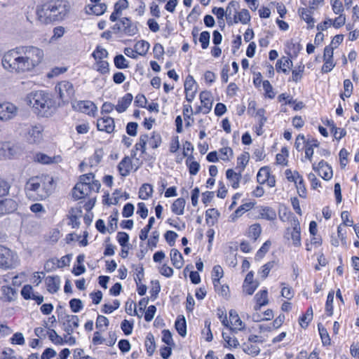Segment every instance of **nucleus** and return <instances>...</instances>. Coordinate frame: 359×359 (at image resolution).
I'll return each instance as SVG.
<instances>
[{
    "mask_svg": "<svg viewBox=\"0 0 359 359\" xmlns=\"http://www.w3.org/2000/svg\"><path fill=\"white\" fill-rule=\"evenodd\" d=\"M44 58L43 50L38 46H18L4 53L1 64L11 74H25L35 71L43 62Z\"/></svg>",
    "mask_w": 359,
    "mask_h": 359,
    "instance_id": "1",
    "label": "nucleus"
},
{
    "mask_svg": "<svg viewBox=\"0 0 359 359\" xmlns=\"http://www.w3.org/2000/svg\"><path fill=\"white\" fill-rule=\"evenodd\" d=\"M70 11L67 0H43L36 7V19L41 25H53L65 20Z\"/></svg>",
    "mask_w": 359,
    "mask_h": 359,
    "instance_id": "2",
    "label": "nucleus"
},
{
    "mask_svg": "<svg viewBox=\"0 0 359 359\" xmlns=\"http://www.w3.org/2000/svg\"><path fill=\"white\" fill-rule=\"evenodd\" d=\"M101 184L95 179L93 172L83 174L72 190V197L75 201L87 199L83 205L86 211L91 210L96 202L95 194L100 191Z\"/></svg>",
    "mask_w": 359,
    "mask_h": 359,
    "instance_id": "3",
    "label": "nucleus"
},
{
    "mask_svg": "<svg viewBox=\"0 0 359 359\" xmlns=\"http://www.w3.org/2000/svg\"><path fill=\"white\" fill-rule=\"evenodd\" d=\"M55 183L52 175L41 173L30 177L25 184V195L33 201L47 199L54 191Z\"/></svg>",
    "mask_w": 359,
    "mask_h": 359,
    "instance_id": "4",
    "label": "nucleus"
},
{
    "mask_svg": "<svg viewBox=\"0 0 359 359\" xmlns=\"http://www.w3.org/2000/svg\"><path fill=\"white\" fill-rule=\"evenodd\" d=\"M26 101L37 116L48 117L51 114L54 101L47 91L42 90L32 91L27 95Z\"/></svg>",
    "mask_w": 359,
    "mask_h": 359,
    "instance_id": "5",
    "label": "nucleus"
},
{
    "mask_svg": "<svg viewBox=\"0 0 359 359\" xmlns=\"http://www.w3.org/2000/svg\"><path fill=\"white\" fill-rule=\"evenodd\" d=\"M162 142V137L157 131L140 134L131 151L132 156H135L137 152L140 151V156L144 157L147 154V149L155 150L158 149L161 145Z\"/></svg>",
    "mask_w": 359,
    "mask_h": 359,
    "instance_id": "6",
    "label": "nucleus"
},
{
    "mask_svg": "<svg viewBox=\"0 0 359 359\" xmlns=\"http://www.w3.org/2000/svg\"><path fill=\"white\" fill-rule=\"evenodd\" d=\"M320 147V142L317 138L311 136H305L302 133L298 134L294 140V147L302 154H304V161L312 163L314 149Z\"/></svg>",
    "mask_w": 359,
    "mask_h": 359,
    "instance_id": "7",
    "label": "nucleus"
},
{
    "mask_svg": "<svg viewBox=\"0 0 359 359\" xmlns=\"http://www.w3.org/2000/svg\"><path fill=\"white\" fill-rule=\"evenodd\" d=\"M239 8V3L236 1H231L226 8V19L228 25L231 26L235 24L241 23L247 25L250 22L251 16L249 11L243 8L237 11Z\"/></svg>",
    "mask_w": 359,
    "mask_h": 359,
    "instance_id": "8",
    "label": "nucleus"
},
{
    "mask_svg": "<svg viewBox=\"0 0 359 359\" xmlns=\"http://www.w3.org/2000/svg\"><path fill=\"white\" fill-rule=\"evenodd\" d=\"M109 56L107 50L101 46H97L91 57L94 59L93 69L100 75L106 76L110 73V65L107 60Z\"/></svg>",
    "mask_w": 359,
    "mask_h": 359,
    "instance_id": "9",
    "label": "nucleus"
},
{
    "mask_svg": "<svg viewBox=\"0 0 359 359\" xmlns=\"http://www.w3.org/2000/svg\"><path fill=\"white\" fill-rule=\"evenodd\" d=\"M284 175L287 182L294 184L299 196L302 198H306L308 191L303 175L298 170L290 168L286 169L284 171Z\"/></svg>",
    "mask_w": 359,
    "mask_h": 359,
    "instance_id": "10",
    "label": "nucleus"
},
{
    "mask_svg": "<svg viewBox=\"0 0 359 359\" xmlns=\"http://www.w3.org/2000/svg\"><path fill=\"white\" fill-rule=\"evenodd\" d=\"M309 233L310 236L309 241L305 243V250L311 252L314 248H320L323 244V238L318 231V226L316 221L312 220L309 224Z\"/></svg>",
    "mask_w": 359,
    "mask_h": 359,
    "instance_id": "11",
    "label": "nucleus"
},
{
    "mask_svg": "<svg viewBox=\"0 0 359 359\" xmlns=\"http://www.w3.org/2000/svg\"><path fill=\"white\" fill-rule=\"evenodd\" d=\"M257 202L252 199H244L241 204L238 205L229 217V221L231 222H236L239 219L245 215L248 216L250 212L255 209Z\"/></svg>",
    "mask_w": 359,
    "mask_h": 359,
    "instance_id": "12",
    "label": "nucleus"
},
{
    "mask_svg": "<svg viewBox=\"0 0 359 359\" xmlns=\"http://www.w3.org/2000/svg\"><path fill=\"white\" fill-rule=\"evenodd\" d=\"M19 263L17 255L11 249L0 245V268L9 269L15 268Z\"/></svg>",
    "mask_w": 359,
    "mask_h": 359,
    "instance_id": "13",
    "label": "nucleus"
},
{
    "mask_svg": "<svg viewBox=\"0 0 359 359\" xmlns=\"http://www.w3.org/2000/svg\"><path fill=\"white\" fill-rule=\"evenodd\" d=\"M252 83L255 88H259L262 86L264 90V97L267 99L273 100L276 97V92L273 87L269 80H263L262 74L260 72H254L252 73Z\"/></svg>",
    "mask_w": 359,
    "mask_h": 359,
    "instance_id": "14",
    "label": "nucleus"
},
{
    "mask_svg": "<svg viewBox=\"0 0 359 359\" xmlns=\"http://www.w3.org/2000/svg\"><path fill=\"white\" fill-rule=\"evenodd\" d=\"M257 184L266 186L268 188H273L276 185V177L273 174L271 168L269 165L261 167L256 176Z\"/></svg>",
    "mask_w": 359,
    "mask_h": 359,
    "instance_id": "15",
    "label": "nucleus"
},
{
    "mask_svg": "<svg viewBox=\"0 0 359 359\" xmlns=\"http://www.w3.org/2000/svg\"><path fill=\"white\" fill-rule=\"evenodd\" d=\"M243 172L233 168L226 169L225 176L228 186L236 190L240 187L242 180H243L244 184H245L248 181L249 177L248 175L243 176Z\"/></svg>",
    "mask_w": 359,
    "mask_h": 359,
    "instance_id": "16",
    "label": "nucleus"
},
{
    "mask_svg": "<svg viewBox=\"0 0 359 359\" xmlns=\"http://www.w3.org/2000/svg\"><path fill=\"white\" fill-rule=\"evenodd\" d=\"M55 90L58 95V97L62 102H68L75 94L74 87L69 81H61L57 83Z\"/></svg>",
    "mask_w": 359,
    "mask_h": 359,
    "instance_id": "17",
    "label": "nucleus"
},
{
    "mask_svg": "<svg viewBox=\"0 0 359 359\" xmlns=\"http://www.w3.org/2000/svg\"><path fill=\"white\" fill-rule=\"evenodd\" d=\"M285 238L290 241L293 247L300 248L302 246V238L300 222L285 229Z\"/></svg>",
    "mask_w": 359,
    "mask_h": 359,
    "instance_id": "18",
    "label": "nucleus"
},
{
    "mask_svg": "<svg viewBox=\"0 0 359 359\" xmlns=\"http://www.w3.org/2000/svg\"><path fill=\"white\" fill-rule=\"evenodd\" d=\"M199 100L201 105L195 108V114H208L212 107L213 97L212 93L208 90L201 91L199 94Z\"/></svg>",
    "mask_w": 359,
    "mask_h": 359,
    "instance_id": "19",
    "label": "nucleus"
},
{
    "mask_svg": "<svg viewBox=\"0 0 359 359\" xmlns=\"http://www.w3.org/2000/svg\"><path fill=\"white\" fill-rule=\"evenodd\" d=\"M96 129L99 132L108 135L116 132L115 119L109 115L101 116L97 118L95 123Z\"/></svg>",
    "mask_w": 359,
    "mask_h": 359,
    "instance_id": "20",
    "label": "nucleus"
},
{
    "mask_svg": "<svg viewBox=\"0 0 359 359\" xmlns=\"http://www.w3.org/2000/svg\"><path fill=\"white\" fill-rule=\"evenodd\" d=\"M72 107L75 111L86 114L90 117L95 118L97 115V107L90 100H79L73 104Z\"/></svg>",
    "mask_w": 359,
    "mask_h": 359,
    "instance_id": "21",
    "label": "nucleus"
},
{
    "mask_svg": "<svg viewBox=\"0 0 359 359\" xmlns=\"http://www.w3.org/2000/svg\"><path fill=\"white\" fill-rule=\"evenodd\" d=\"M321 121L330 128L333 142L339 143L347 135L346 130L344 128L337 127L333 119L325 117L321 118Z\"/></svg>",
    "mask_w": 359,
    "mask_h": 359,
    "instance_id": "22",
    "label": "nucleus"
},
{
    "mask_svg": "<svg viewBox=\"0 0 359 359\" xmlns=\"http://www.w3.org/2000/svg\"><path fill=\"white\" fill-rule=\"evenodd\" d=\"M312 169L325 181H330L333 177L332 166L325 160H320L317 164L312 163Z\"/></svg>",
    "mask_w": 359,
    "mask_h": 359,
    "instance_id": "23",
    "label": "nucleus"
},
{
    "mask_svg": "<svg viewBox=\"0 0 359 359\" xmlns=\"http://www.w3.org/2000/svg\"><path fill=\"white\" fill-rule=\"evenodd\" d=\"M135 156H125L118 163L116 168L121 177L128 176L132 172H135L137 168H135L133 163V158Z\"/></svg>",
    "mask_w": 359,
    "mask_h": 359,
    "instance_id": "24",
    "label": "nucleus"
},
{
    "mask_svg": "<svg viewBox=\"0 0 359 359\" xmlns=\"http://www.w3.org/2000/svg\"><path fill=\"white\" fill-rule=\"evenodd\" d=\"M277 100L280 104L291 106L292 110L294 111H301L306 107L304 102L294 99L292 96L287 93L279 94L277 97Z\"/></svg>",
    "mask_w": 359,
    "mask_h": 359,
    "instance_id": "25",
    "label": "nucleus"
},
{
    "mask_svg": "<svg viewBox=\"0 0 359 359\" xmlns=\"http://www.w3.org/2000/svg\"><path fill=\"white\" fill-rule=\"evenodd\" d=\"M119 25L118 29L126 36H133L138 32L137 22H133L130 18L123 17L120 18Z\"/></svg>",
    "mask_w": 359,
    "mask_h": 359,
    "instance_id": "26",
    "label": "nucleus"
},
{
    "mask_svg": "<svg viewBox=\"0 0 359 359\" xmlns=\"http://www.w3.org/2000/svg\"><path fill=\"white\" fill-rule=\"evenodd\" d=\"M185 100L188 102H192L197 92V83L194 76L189 74L184 83Z\"/></svg>",
    "mask_w": 359,
    "mask_h": 359,
    "instance_id": "27",
    "label": "nucleus"
},
{
    "mask_svg": "<svg viewBox=\"0 0 359 359\" xmlns=\"http://www.w3.org/2000/svg\"><path fill=\"white\" fill-rule=\"evenodd\" d=\"M18 113V108L13 103L4 102L0 103V120L7 121L13 118Z\"/></svg>",
    "mask_w": 359,
    "mask_h": 359,
    "instance_id": "28",
    "label": "nucleus"
},
{
    "mask_svg": "<svg viewBox=\"0 0 359 359\" xmlns=\"http://www.w3.org/2000/svg\"><path fill=\"white\" fill-rule=\"evenodd\" d=\"M266 111L264 108L258 109L253 117L257 118V123L252 126L253 132L257 136H261L264 133V126L267 121V116H266Z\"/></svg>",
    "mask_w": 359,
    "mask_h": 359,
    "instance_id": "29",
    "label": "nucleus"
},
{
    "mask_svg": "<svg viewBox=\"0 0 359 359\" xmlns=\"http://www.w3.org/2000/svg\"><path fill=\"white\" fill-rule=\"evenodd\" d=\"M337 62L334 57V52L323 49V65L320 69L322 74H328L336 66Z\"/></svg>",
    "mask_w": 359,
    "mask_h": 359,
    "instance_id": "30",
    "label": "nucleus"
},
{
    "mask_svg": "<svg viewBox=\"0 0 359 359\" xmlns=\"http://www.w3.org/2000/svg\"><path fill=\"white\" fill-rule=\"evenodd\" d=\"M18 207V202L13 198H0V217L14 212Z\"/></svg>",
    "mask_w": 359,
    "mask_h": 359,
    "instance_id": "31",
    "label": "nucleus"
},
{
    "mask_svg": "<svg viewBox=\"0 0 359 359\" xmlns=\"http://www.w3.org/2000/svg\"><path fill=\"white\" fill-rule=\"evenodd\" d=\"M258 215L256 217L257 219H263L269 222H273L277 218V214L272 207L268 205H259L257 207Z\"/></svg>",
    "mask_w": 359,
    "mask_h": 359,
    "instance_id": "32",
    "label": "nucleus"
},
{
    "mask_svg": "<svg viewBox=\"0 0 359 359\" xmlns=\"http://www.w3.org/2000/svg\"><path fill=\"white\" fill-rule=\"evenodd\" d=\"M90 2L86 6V13L100 16L106 12L107 6L105 3H102L101 0H90Z\"/></svg>",
    "mask_w": 359,
    "mask_h": 359,
    "instance_id": "33",
    "label": "nucleus"
},
{
    "mask_svg": "<svg viewBox=\"0 0 359 359\" xmlns=\"http://www.w3.org/2000/svg\"><path fill=\"white\" fill-rule=\"evenodd\" d=\"M28 282V274L25 272H20L15 275L12 279V286H3L2 292H15L18 290L22 284Z\"/></svg>",
    "mask_w": 359,
    "mask_h": 359,
    "instance_id": "34",
    "label": "nucleus"
},
{
    "mask_svg": "<svg viewBox=\"0 0 359 359\" xmlns=\"http://www.w3.org/2000/svg\"><path fill=\"white\" fill-rule=\"evenodd\" d=\"M18 147L12 142H2L0 147V157L4 159L14 158L18 153Z\"/></svg>",
    "mask_w": 359,
    "mask_h": 359,
    "instance_id": "35",
    "label": "nucleus"
},
{
    "mask_svg": "<svg viewBox=\"0 0 359 359\" xmlns=\"http://www.w3.org/2000/svg\"><path fill=\"white\" fill-rule=\"evenodd\" d=\"M18 147L12 142H2L0 147V157L4 159L14 158L18 153Z\"/></svg>",
    "mask_w": 359,
    "mask_h": 359,
    "instance_id": "36",
    "label": "nucleus"
},
{
    "mask_svg": "<svg viewBox=\"0 0 359 359\" xmlns=\"http://www.w3.org/2000/svg\"><path fill=\"white\" fill-rule=\"evenodd\" d=\"M18 147L12 142H2L0 147V157L4 159L14 158L18 153Z\"/></svg>",
    "mask_w": 359,
    "mask_h": 359,
    "instance_id": "37",
    "label": "nucleus"
},
{
    "mask_svg": "<svg viewBox=\"0 0 359 359\" xmlns=\"http://www.w3.org/2000/svg\"><path fill=\"white\" fill-rule=\"evenodd\" d=\"M292 65V60L290 57L282 56L276 60L275 69L278 74H288Z\"/></svg>",
    "mask_w": 359,
    "mask_h": 359,
    "instance_id": "38",
    "label": "nucleus"
},
{
    "mask_svg": "<svg viewBox=\"0 0 359 359\" xmlns=\"http://www.w3.org/2000/svg\"><path fill=\"white\" fill-rule=\"evenodd\" d=\"M182 110L185 127L189 128L194 123V115H196L195 110H193L191 102H183Z\"/></svg>",
    "mask_w": 359,
    "mask_h": 359,
    "instance_id": "39",
    "label": "nucleus"
},
{
    "mask_svg": "<svg viewBox=\"0 0 359 359\" xmlns=\"http://www.w3.org/2000/svg\"><path fill=\"white\" fill-rule=\"evenodd\" d=\"M259 282L255 278V273L253 271H249L244 279L243 283V290L245 292H255L259 287Z\"/></svg>",
    "mask_w": 359,
    "mask_h": 359,
    "instance_id": "40",
    "label": "nucleus"
},
{
    "mask_svg": "<svg viewBox=\"0 0 359 359\" xmlns=\"http://www.w3.org/2000/svg\"><path fill=\"white\" fill-rule=\"evenodd\" d=\"M262 227L258 222L253 223L248 226L245 231V236L251 241H257L261 236Z\"/></svg>",
    "mask_w": 359,
    "mask_h": 359,
    "instance_id": "41",
    "label": "nucleus"
},
{
    "mask_svg": "<svg viewBox=\"0 0 359 359\" xmlns=\"http://www.w3.org/2000/svg\"><path fill=\"white\" fill-rule=\"evenodd\" d=\"M229 321L232 325V327H230V330L233 332L237 333L238 331H243L245 329V323L241 320L238 313L235 310L231 309L229 311Z\"/></svg>",
    "mask_w": 359,
    "mask_h": 359,
    "instance_id": "42",
    "label": "nucleus"
},
{
    "mask_svg": "<svg viewBox=\"0 0 359 359\" xmlns=\"http://www.w3.org/2000/svg\"><path fill=\"white\" fill-rule=\"evenodd\" d=\"M43 128L41 124L32 126L28 130V140L31 143H38L43 138Z\"/></svg>",
    "mask_w": 359,
    "mask_h": 359,
    "instance_id": "43",
    "label": "nucleus"
},
{
    "mask_svg": "<svg viewBox=\"0 0 359 359\" xmlns=\"http://www.w3.org/2000/svg\"><path fill=\"white\" fill-rule=\"evenodd\" d=\"M134 97L132 93H127L123 97L118 98L116 105V111L118 114L125 112L130 106Z\"/></svg>",
    "mask_w": 359,
    "mask_h": 359,
    "instance_id": "44",
    "label": "nucleus"
},
{
    "mask_svg": "<svg viewBox=\"0 0 359 359\" xmlns=\"http://www.w3.org/2000/svg\"><path fill=\"white\" fill-rule=\"evenodd\" d=\"M79 318L75 315H67L63 321L64 330L70 335L79 327Z\"/></svg>",
    "mask_w": 359,
    "mask_h": 359,
    "instance_id": "45",
    "label": "nucleus"
},
{
    "mask_svg": "<svg viewBox=\"0 0 359 359\" xmlns=\"http://www.w3.org/2000/svg\"><path fill=\"white\" fill-rule=\"evenodd\" d=\"M129 4L128 0H118L114 6V11L109 16V20L112 22H116L119 16L121 15L122 11L128 8Z\"/></svg>",
    "mask_w": 359,
    "mask_h": 359,
    "instance_id": "46",
    "label": "nucleus"
},
{
    "mask_svg": "<svg viewBox=\"0 0 359 359\" xmlns=\"http://www.w3.org/2000/svg\"><path fill=\"white\" fill-rule=\"evenodd\" d=\"M275 164L280 167H287L289 164V150L287 147H282L276 155Z\"/></svg>",
    "mask_w": 359,
    "mask_h": 359,
    "instance_id": "47",
    "label": "nucleus"
},
{
    "mask_svg": "<svg viewBox=\"0 0 359 359\" xmlns=\"http://www.w3.org/2000/svg\"><path fill=\"white\" fill-rule=\"evenodd\" d=\"M182 153L177 154L175 156V162L177 164H181L185 157H188L189 155H192L194 147V145L189 141H185L182 144Z\"/></svg>",
    "mask_w": 359,
    "mask_h": 359,
    "instance_id": "48",
    "label": "nucleus"
},
{
    "mask_svg": "<svg viewBox=\"0 0 359 359\" xmlns=\"http://www.w3.org/2000/svg\"><path fill=\"white\" fill-rule=\"evenodd\" d=\"M170 258L172 265L177 269H180L183 267L184 260L181 252L175 248H172L170 252Z\"/></svg>",
    "mask_w": 359,
    "mask_h": 359,
    "instance_id": "49",
    "label": "nucleus"
},
{
    "mask_svg": "<svg viewBox=\"0 0 359 359\" xmlns=\"http://www.w3.org/2000/svg\"><path fill=\"white\" fill-rule=\"evenodd\" d=\"M279 219L283 222H290L291 225L299 222V219L287 207L279 211Z\"/></svg>",
    "mask_w": 359,
    "mask_h": 359,
    "instance_id": "50",
    "label": "nucleus"
},
{
    "mask_svg": "<svg viewBox=\"0 0 359 359\" xmlns=\"http://www.w3.org/2000/svg\"><path fill=\"white\" fill-rule=\"evenodd\" d=\"M186 205V201L184 198L180 197L173 201L170 205L171 212L177 216L184 215Z\"/></svg>",
    "mask_w": 359,
    "mask_h": 359,
    "instance_id": "51",
    "label": "nucleus"
},
{
    "mask_svg": "<svg viewBox=\"0 0 359 359\" xmlns=\"http://www.w3.org/2000/svg\"><path fill=\"white\" fill-rule=\"evenodd\" d=\"M250 159V154L248 151H243L236 158V165L234 169L243 173Z\"/></svg>",
    "mask_w": 359,
    "mask_h": 359,
    "instance_id": "52",
    "label": "nucleus"
},
{
    "mask_svg": "<svg viewBox=\"0 0 359 359\" xmlns=\"http://www.w3.org/2000/svg\"><path fill=\"white\" fill-rule=\"evenodd\" d=\"M82 213L81 207L79 208H71L69 210V215H68L69 222L68 224L72 228H79L80 222L79 220Z\"/></svg>",
    "mask_w": 359,
    "mask_h": 359,
    "instance_id": "53",
    "label": "nucleus"
},
{
    "mask_svg": "<svg viewBox=\"0 0 359 359\" xmlns=\"http://www.w3.org/2000/svg\"><path fill=\"white\" fill-rule=\"evenodd\" d=\"M305 65L301 62L291 71L290 81L296 83L300 82L304 75Z\"/></svg>",
    "mask_w": 359,
    "mask_h": 359,
    "instance_id": "54",
    "label": "nucleus"
},
{
    "mask_svg": "<svg viewBox=\"0 0 359 359\" xmlns=\"http://www.w3.org/2000/svg\"><path fill=\"white\" fill-rule=\"evenodd\" d=\"M219 160L224 163L231 162L234 157L233 150L231 147L225 146L217 151Z\"/></svg>",
    "mask_w": 359,
    "mask_h": 359,
    "instance_id": "55",
    "label": "nucleus"
},
{
    "mask_svg": "<svg viewBox=\"0 0 359 359\" xmlns=\"http://www.w3.org/2000/svg\"><path fill=\"white\" fill-rule=\"evenodd\" d=\"M34 158L36 162L44 165L56 163L61 161L60 156L51 157L41 152L36 154Z\"/></svg>",
    "mask_w": 359,
    "mask_h": 359,
    "instance_id": "56",
    "label": "nucleus"
},
{
    "mask_svg": "<svg viewBox=\"0 0 359 359\" xmlns=\"http://www.w3.org/2000/svg\"><path fill=\"white\" fill-rule=\"evenodd\" d=\"M185 164L187 167L190 175H196L200 170V163L195 160L193 155H189L185 161Z\"/></svg>",
    "mask_w": 359,
    "mask_h": 359,
    "instance_id": "57",
    "label": "nucleus"
},
{
    "mask_svg": "<svg viewBox=\"0 0 359 359\" xmlns=\"http://www.w3.org/2000/svg\"><path fill=\"white\" fill-rule=\"evenodd\" d=\"M286 53L291 58L298 55L302 50V46L299 43L294 42L292 40L287 41L285 43Z\"/></svg>",
    "mask_w": 359,
    "mask_h": 359,
    "instance_id": "58",
    "label": "nucleus"
},
{
    "mask_svg": "<svg viewBox=\"0 0 359 359\" xmlns=\"http://www.w3.org/2000/svg\"><path fill=\"white\" fill-rule=\"evenodd\" d=\"M299 15L307 24V29H313L315 26V20L312 16L311 10L302 8L299 11Z\"/></svg>",
    "mask_w": 359,
    "mask_h": 359,
    "instance_id": "59",
    "label": "nucleus"
},
{
    "mask_svg": "<svg viewBox=\"0 0 359 359\" xmlns=\"http://www.w3.org/2000/svg\"><path fill=\"white\" fill-rule=\"evenodd\" d=\"M153 192V186L149 183H144L139 189L138 197L142 200H148L152 196Z\"/></svg>",
    "mask_w": 359,
    "mask_h": 359,
    "instance_id": "60",
    "label": "nucleus"
},
{
    "mask_svg": "<svg viewBox=\"0 0 359 359\" xmlns=\"http://www.w3.org/2000/svg\"><path fill=\"white\" fill-rule=\"evenodd\" d=\"M48 292H57L60 287V280L58 276H48L45 279Z\"/></svg>",
    "mask_w": 359,
    "mask_h": 359,
    "instance_id": "61",
    "label": "nucleus"
},
{
    "mask_svg": "<svg viewBox=\"0 0 359 359\" xmlns=\"http://www.w3.org/2000/svg\"><path fill=\"white\" fill-rule=\"evenodd\" d=\"M219 217V212L216 208H209L205 211V222L209 226L215 225Z\"/></svg>",
    "mask_w": 359,
    "mask_h": 359,
    "instance_id": "62",
    "label": "nucleus"
},
{
    "mask_svg": "<svg viewBox=\"0 0 359 359\" xmlns=\"http://www.w3.org/2000/svg\"><path fill=\"white\" fill-rule=\"evenodd\" d=\"M242 349L244 353L250 355L252 357L258 355L261 351L260 348L257 344L248 341L243 343Z\"/></svg>",
    "mask_w": 359,
    "mask_h": 359,
    "instance_id": "63",
    "label": "nucleus"
},
{
    "mask_svg": "<svg viewBox=\"0 0 359 359\" xmlns=\"http://www.w3.org/2000/svg\"><path fill=\"white\" fill-rule=\"evenodd\" d=\"M114 65L118 69H126L130 67V62L122 54L114 57Z\"/></svg>",
    "mask_w": 359,
    "mask_h": 359,
    "instance_id": "64",
    "label": "nucleus"
}]
</instances>
